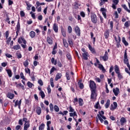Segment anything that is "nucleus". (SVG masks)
I'll return each instance as SVG.
<instances>
[{
  "label": "nucleus",
  "instance_id": "nucleus-1",
  "mask_svg": "<svg viewBox=\"0 0 130 130\" xmlns=\"http://www.w3.org/2000/svg\"><path fill=\"white\" fill-rule=\"evenodd\" d=\"M103 114H104V112L103 111H101V112H99V114L98 115V117L102 123H103V122H104V120L106 119V117H105Z\"/></svg>",
  "mask_w": 130,
  "mask_h": 130
},
{
  "label": "nucleus",
  "instance_id": "nucleus-2",
  "mask_svg": "<svg viewBox=\"0 0 130 130\" xmlns=\"http://www.w3.org/2000/svg\"><path fill=\"white\" fill-rule=\"evenodd\" d=\"M101 60H104V61H107L108 60V52L106 51L104 56L100 57Z\"/></svg>",
  "mask_w": 130,
  "mask_h": 130
},
{
  "label": "nucleus",
  "instance_id": "nucleus-3",
  "mask_svg": "<svg viewBox=\"0 0 130 130\" xmlns=\"http://www.w3.org/2000/svg\"><path fill=\"white\" fill-rule=\"evenodd\" d=\"M91 20L92 23L94 24L97 23V16H96V14L93 13L91 15Z\"/></svg>",
  "mask_w": 130,
  "mask_h": 130
},
{
  "label": "nucleus",
  "instance_id": "nucleus-4",
  "mask_svg": "<svg viewBox=\"0 0 130 130\" xmlns=\"http://www.w3.org/2000/svg\"><path fill=\"white\" fill-rule=\"evenodd\" d=\"M89 87L91 90H95L96 89V83H95L94 81H90Z\"/></svg>",
  "mask_w": 130,
  "mask_h": 130
},
{
  "label": "nucleus",
  "instance_id": "nucleus-5",
  "mask_svg": "<svg viewBox=\"0 0 130 130\" xmlns=\"http://www.w3.org/2000/svg\"><path fill=\"white\" fill-rule=\"evenodd\" d=\"M112 8L114 10H116V5L119 3V0H112Z\"/></svg>",
  "mask_w": 130,
  "mask_h": 130
},
{
  "label": "nucleus",
  "instance_id": "nucleus-6",
  "mask_svg": "<svg viewBox=\"0 0 130 130\" xmlns=\"http://www.w3.org/2000/svg\"><path fill=\"white\" fill-rule=\"evenodd\" d=\"M96 97H97L96 91H95V90H92L91 97H90L91 99H92V100L95 101V100L96 99Z\"/></svg>",
  "mask_w": 130,
  "mask_h": 130
},
{
  "label": "nucleus",
  "instance_id": "nucleus-7",
  "mask_svg": "<svg viewBox=\"0 0 130 130\" xmlns=\"http://www.w3.org/2000/svg\"><path fill=\"white\" fill-rule=\"evenodd\" d=\"M100 11L102 13L105 19H106V13L107 12V10L104 8H101Z\"/></svg>",
  "mask_w": 130,
  "mask_h": 130
},
{
  "label": "nucleus",
  "instance_id": "nucleus-8",
  "mask_svg": "<svg viewBox=\"0 0 130 130\" xmlns=\"http://www.w3.org/2000/svg\"><path fill=\"white\" fill-rule=\"evenodd\" d=\"M113 92L114 93L115 96H118V94L120 93L119 91V88L116 87L115 88H113Z\"/></svg>",
  "mask_w": 130,
  "mask_h": 130
},
{
  "label": "nucleus",
  "instance_id": "nucleus-9",
  "mask_svg": "<svg viewBox=\"0 0 130 130\" xmlns=\"http://www.w3.org/2000/svg\"><path fill=\"white\" fill-rule=\"evenodd\" d=\"M18 42L20 44H22V43H23V44H26L27 43V42L26 41V40H25V39L22 37L19 38L18 39Z\"/></svg>",
  "mask_w": 130,
  "mask_h": 130
},
{
  "label": "nucleus",
  "instance_id": "nucleus-10",
  "mask_svg": "<svg viewBox=\"0 0 130 130\" xmlns=\"http://www.w3.org/2000/svg\"><path fill=\"white\" fill-rule=\"evenodd\" d=\"M74 30L77 35H78V36H80V35H81V30L80 29V28L79 27V26H75L74 27Z\"/></svg>",
  "mask_w": 130,
  "mask_h": 130
},
{
  "label": "nucleus",
  "instance_id": "nucleus-11",
  "mask_svg": "<svg viewBox=\"0 0 130 130\" xmlns=\"http://www.w3.org/2000/svg\"><path fill=\"white\" fill-rule=\"evenodd\" d=\"M117 108V103L114 102L113 105H111L110 110H115Z\"/></svg>",
  "mask_w": 130,
  "mask_h": 130
},
{
  "label": "nucleus",
  "instance_id": "nucleus-12",
  "mask_svg": "<svg viewBox=\"0 0 130 130\" xmlns=\"http://www.w3.org/2000/svg\"><path fill=\"white\" fill-rule=\"evenodd\" d=\"M120 122L121 124V125L123 126L124 125L125 123H126V119L125 118L122 117L120 119Z\"/></svg>",
  "mask_w": 130,
  "mask_h": 130
},
{
  "label": "nucleus",
  "instance_id": "nucleus-13",
  "mask_svg": "<svg viewBox=\"0 0 130 130\" xmlns=\"http://www.w3.org/2000/svg\"><path fill=\"white\" fill-rule=\"evenodd\" d=\"M88 48L89 50L91 51V53H93V54H95L96 53V51H95V49L91 46V45H88Z\"/></svg>",
  "mask_w": 130,
  "mask_h": 130
},
{
  "label": "nucleus",
  "instance_id": "nucleus-14",
  "mask_svg": "<svg viewBox=\"0 0 130 130\" xmlns=\"http://www.w3.org/2000/svg\"><path fill=\"white\" fill-rule=\"evenodd\" d=\"M88 56H89V53L88 52H85L82 53V57L83 59L87 60L88 59Z\"/></svg>",
  "mask_w": 130,
  "mask_h": 130
},
{
  "label": "nucleus",
  "instance_id": "nucleus-15",
  "mask_svg": "<svg viewBox=\"0 0 130 130\" xmlns=\"http://www.w3.org/2000/svg\"><path fill=\"white\" fill-rule=\"evenodd\" d=\"M114 70L116 73V74H118L119 73H120V70H119V67H118V66L115 65L114 66Z\"/></svg>",
  "mask_w": 130,
  "mask_h": 130
},
{
  "label": "nucleus",
  "instance_id": "nucleus-16",
  "mask_svg": "<svg viewBox=\"0 0 130 130\" xmlns=\"http://www.w3.org/2000/svg\"><path fill=\"white\" fill-rule=\"evenodd\" d=\"M6 71L9 78H11L12 76H13V74L12 73V70H11V69H6Z\"/></svg>",
  "mask_w": 130,
  "mask_h": 130
},
{
  "label": "nucleus",
  "instance_id": "nucleus-17",
  "mask_svg": "<svg viewBox=\"0 0 130 130\" xmlns=\"http://www.w3.org/2000/svg\"><path fill=\"white\" fill-rule=\"evenodd\" d=\"M60 29L62 36H63V37H66V36H67V34H66V29H64L62 26L61 27Z\"/></svg>",
  "mask_w": 130,
  "mask_h": 130
},
{
  "label": "nucleus",
  "instance_id": "nucleus-18",
  "mask_svg": "<svg viewBox=\"0 0 130 130\" xmlns=\"http://www.w3.org/2000/svg\"><path fill=\"white\" fill-rule=\"evenodd\" d=\"M61 77H62V75L61 73H57L55 79V81H58Z\"/></svg>",
  "mask_w": 130,
  "mask_h": 130
},
{
  "label": "nucleus",
  "instance_id": "nucleus-19",
  "mask_svg": "<svg viewBox=\"0 0 130 130\" xmlns=\"http://www.w3.org/2000/svg\"><path fill=\"white\" fill-rule=\"evenodd\" d=\"M36 112L38 115H40V114H41V108H40V107H37Z\"/></svg>",
  "mask_w": 130,
  "mask_h": 130
},
{
  "label": "nucleus",
  "instance_id": "nucleus-20",
  "mask_svg": "<svg viewBox=\"0 0 130 130\" xmlns=\"http://www.w3.org/2000/svg\"><path fill=\"white\" fill-rule=\"evenodd\" d=\"M30 127V122H26L24 124V130H28V128Z\"/></svg>",
  "mask_w": 130,
  "mask_h": 130
},
{
  "label": "nucleus",
  "instance_id": "nucleus-21",
  "mask_svg": "<svg viewBox=\"0 0 130 130\" xmlns=\"http://www.w3.org/2000/svg\"><path fill=\"white\" fill-rule=\"evenodd\" d=\"M7 96L8 98H10V99H13V98L15 97V94H14V93H11L9 92Z\"/></svg>",
  "mask_w": 130,
  "mask_h": 130
},
{
  "label": "nucleus",
  "instance_id": "nucleus-22",
  "mask_svg": "<svg viewBox=\"0 0 130 130\" xmlns=\"http://www.w3.org/2000/svg\"><path fill=\"white\" fill-rule=\"evenodd\" d=\"M70 116L73 118L74 117H78V115H77V112H74L73 113H70Z\"/></svg>",
  "mask_w": 130,
  "mask_h": 130
},
{
  "label": "nucleus",
  "instance_id": "nucleus-23",
  "mask_svg": "<svg viewBox=\"0 0 130 130\" xmlns=\"http://www.w3.org/2000/svg\"><path fill=\"white\" fill-rule=\"evenodd\" d=\"M99 69H100V70H101L102 71V72H105V69L104 68V67H103V65L101 64H99V66H98Z\"/></svg>",
  "mask_w": 130,
  "mask_h": 130
},
{
  "label": "nucleus",
  "instance_id": "nucleus-24",
  "mask_svg": "<svg viewBox=\"0 0 130 130\" xmlns=\"http://www.w3.org/2000/svg\"><path fill=\"white\" fill-rule=\"evenodd\" d=\"M53 30L55 32H57L58 31V26L56 24L54 23L53 25Z\"/></svg>",
  "mask_w": 130,
  "mask_h": 130
},
{
  "label": "nucleus",
  "instance_id": "nucleus-25",
  "mask_svg": "<svg viewBox=\"0 0 130 130\" xmlns=\"http://www.w3.org/2000/svg\"><path fill=\"white\" fill-rule=\"evenodd\" d=\"M21 103H22V100H20L19 101H16L15 102V106H21Z\"/></svg>",
  "mask_w": 130,
  "mask_h": 130
},
{
  "label": "nucleus",
  "instance_id": "nucleus-26",
  "mask_svg": "<svg viewBox=\"0 0 130 130\" xmlns=\"http://www.w3.org/2000/svg\"><path fill=\"white\" fill-rule=\"evenodd\" d=\"M45 5V3H39V2H36V8H38V7H40V6H44Z\"/></svg>",
  "mask_w": 130,
  "mask_h": 130
},
{
  "label": "nucleus",
  "instance_id": "nucleus-27",
  "mask_svg": "<svg viewBox=\"0 0 130 130\" xmlns=\"http://www.w3.org/2000/svg\"><path fill=\"white\" fill-rule=\"evenodd\" d=\"M35 35H36V34L35 33V32L34 31H31L29 32V36L31 38H34V37H35Z\"/></svg>",
  "mask_w": 130,
  "mask_h": 130
},
{
  "label": "nucleus",
  "instance_id": "nucleus-28",
  "mask_svg": "<svg viewBox=\"0 0 130 130\" xmlns=\"http://www.w3.org/2000/svg\"><path fill=\"white\" fill-rule=\"evenodd\" d=\"M16 55L17 58H18V59H20V58H22V54H21V52L17 51V52L16 54Z\"/></svg>",
  "mask_w": 130,
  "mask_h": 130
},
{
  "label": "nucleus",
  "instance_id": "nucleus-29",
  "mask_svg": "<svg viewBox=\"0 0 130 130\" xmlns=\"http://www.w3.org/2000/svg\"><path fill=\"white\" fill-rule=\"evenodd\" d=\"M104 36L106 38V39H107L109 37V30H106L105 32Z\"/></svg>",
  "mask_w": 130,
  "mask_h": 130
},
{
  "label": "nucleus",
  "instance_id": "nucleus-30",
  "mask_svg": "<svg viewBox=\"0 0 130 130\" xmlns=\"http://www.w3.org/2000/svg\"><path fill=\"white\" fill-rule=\"evenodd\" d=\"M68 43H69V45L70 46H71V47H73V46H74V43H73V40L68 39Z\"/></svg>",
  "mask_w": 130,
  "mask_h": 130
},
{
  "label": "nucleus",
  "instance_id": "nucleus-31",
  "mask_svg": "<svg viewBox=\"0 0 130 130\" xmlns=\"http://www.w3.org/2000/svg\"><path fill=\"white\" fill-rule=\"evenodd\" d=\"M122 41L125 46H127L128 45V43L126 42V41L125 40V38L124 37L122 38Z\"/></svg>",
  "mask_w": 130,
  "mask_h": 130
},
{
  "label": "nucleus",
  "instance_id": "nucleus-32",
  "mask_svg": "<svg viewBox=\"0 0 130 130\" xmlns=\"http://www.w3.org/2000/svg\"><path fill=\"white\" fill-rule=\"evenodd\" d=\"M78 103L80 106H83V104H84V101L82 99H79Z\"/></svg>",
  "mask_w": 130,
  "mask_h": 130
},
{
  "label": "nucleus",
  "instance_id": "nucleus-33",
  "mask_svg": "<svg viewBox=\"0 0 130 130\" xmlns=\"http://www.w3.org/2000/svg\"><path fill=\"white\" fill-rule=\"evenodd\" d=\"M63 43L65 47H69V44H68L67 40L64 39H63Z\"/></svg>",
  "mask_w": 130,
  "mask_h": 130
},
{
  "label": "nucleus",
  "instance_id": "nucleus-34",
  "mask_svg": "<svg viewBox=\"0 0 130 130\" xmlns=\"http://www.w3.org/2000/svg\"><path fill=\"white\" fill-rule=\"evenodd\" d=\"M110 105V100H107V103L105 105V108H108V107H109Z\"/></svg>",
  "mask_w": 130,
  "mask_h": 130
},
{
  "label": "nucleus",
  "instance_id": "nucleus-35",
  "mask_svg": "<svg viewBox=\"0 0 130 130\" xmlns=\"http://www.w3.org/2000/svg\"><path fill=\"white\" fill-rule=\"evenodd\" d=\"M50 124H51V121H48L47 122V130H50Z\"/></svg>",
  "mask_w": 130,
  "mask_h": 130
},
{
  "label": "nucleus",
  "instance_id": "nucleus-36",
  "mask_svg": "<svg viewBox=\"0 0 130 130\" xmlns=\"http://www.w3.org/2000/svg\"><path fill=\"white\" fill-rule=\"evenodd\" d=\"M78 85L80 89H84V84H83V83H82V81H79Z\"/></svg>",
  "mask_w": 130,
  "mask_h": 130
},
{
  "label": "nucleus",
  "instance_id": "nucleus-37",
  "mask_svg": "<svg viewBox=\"0 0 130 130\" xmlns=\"http://www.w3.org/2000/svg\"><path fill=\"white\" fill-rule=\"evenodd\" d=\"M13 48L15 50H19V49H20L21 48V47L20 46V45H17L13 46Z\"/></svg>",
  "mask_w": 130,
  "mask_h": 130
},
{
  "label": "nucleus",
  "instance_id": "nucleus-38",
  "mask_svg": "<svg viewBox=\"0 0 130 130\" xmlns=\"http://www.w3.org/2000/svg\"><path fill=\"white\" fill-rule=\"evenodd\" d=\"M117 74L119 80H121V79H123V76H122V74L120 73V72H119V73H117Z\"/></svg>",
  "mask_w": 130,
  "mask_h": 130
},
{
  "label": "nucleus",
  "instance_id": "nucleus-39",
  "mask_svg": "<svg viewBox=\"0 0 130 130\" xmlns=\"http://www.w3.org/2000/svg\"><path fill=\"white\" fill-rule=\"evenodd\" d=\"M114 38H115V41L117 42V44H118L119 43V42H120L121 41L120 37L118 36V39L117 38H116V37H115Z\"/></svg>",
  "mask_w": 130,
  "mask_h": 130
},
{
  "label": "nucleus",
  "instance_id": "nucleus-40",
  "mask_svg": "<svg viewBox=\"0 0 130 130\" xmlns=\"http://www.w3.org/2000/svg\"><path fill=\"white\" fill-rule=\"evenodd\" d=\"M40 95L41 98H42V99H44V98L45 97V94L44 93V92H43V91H41L40 92Z\"/></svg>",
  "mask_w": 130,
  "mask_h": 130
},
{
  "label": "nucleus",
  "instance_id": "nucleus-41",
  "mask_svg": "<svg viewBox=\"0 0 130 130\" xmlns=\"http://www.w3.org/2000/svg\"><path fill=\"white\" fill-rule=\"evenodd\" d=\"M27 86L28 88H30L31 89L32 87H34V84H33L32 83L30 82L29 81H28L27 82Z\"/></svg>",
  "mask_w": 130,
  "mask_h": 130
},
{
  "label": "nucleus",
  "instance_id": "nucleus-42",
  "mask_svg": "<svg viewBox=\"0 0 130 130\" xmlns=\"http://www.w3.org/2000/svg\"><path fill=\"white\" fill-rule=\"evenodd\" d=\"M44 127H45V124H44V123H42L39 128V130H43L44 129Z\"/></svg>",
  "mask_w": 130,
  "mask_h": 130
},
{
  "label": "nucleus",
  "instance_id": "nucleus-43",
  "mask_svg": "<svg viewBox=\"0 0 130 130\" xmlns=\"http://www.w3.org/2000/svg\"><path fill=\"white\" fill-rule=\"evenodd\" d=\"M101 3H100V6H103L105 3H107L108 2V0H101Z\"/></svg>",
  "mask_w": 130,
  "mask_h": 130
},
{
  "label": "nucleus",
  "instance_id": "nucleus-44",
  "mask_svg": "<svg viewBox=\"0 0 130 130\" xmlns=\"http://www.w3.org/2000/svg\"><path fill=\"white\" fill-rule=\"evenodd\" d=\"M68 33H69V34H71V33H72V32L73 31V28H72V26L69 25L68 27Z\"/></svg>",
  "mask_w": 130,
  "mask_h": 130
},
{
  "label": "nucleus",
  "instance_id": "nucleus-45",
  "mask_svg": "<svg viewBox=\"0 0 130 130\" xmlns=\"http://www.w3.org/2000/svg\"><path fill=\"white\" fill-rule=\"evenodd\" d=\"M47 42L49 43V44H52V39H50V38L48 37L47 38Z\"/></svg>",
  "mask_w": 130,
  "mask_h": 130
},
{
  "label": "nucleus",
  "instance_id": "nucleus-46",
  "mask_svg": "<svg viewBox=\"0 0 130 130\" xmlns=\"http://www.w3.org/2000/svg\"><path fill=\"white\" fill-rule=\"evenodd\" d=\"M54 109L56 112H58V111H59V108L57 105L54 106Z\"/></svg>",
  "mask_w": 130,
  "mask_h": 130
},
{
  "label": "nucleus",
  "instance_id": "nucleus-47",
  "mask_svg": "<svg viewBox=\"0 0 130 130\" xmlns=\"http://www.w3.org/2000/svg\"><path fill=\"white\" fill-rule=\"evenodd\" d=\"M94 108H96V109H98V108H101L100 107V105L99 104V102H98L96 104L94 105Z\"/></svg>",
  "mask_w": 130,
  "mask_h": 130
},
{
  "label": "nucleus",
  "instance_id": "nucleus-48",
  "mask_svg": "<svg viewBox=\"0 0 130 130\" xmlns=\"http://www.w3.org/2000/svg\"><path fill=\"white\" fill-rule=\"evenodd\" d=\"M129 25H130L129 21H126L124 23V26L125 27H126V28H127V27H129Z\"/></svg>",
  "mask_w": 130,
  "mask_h": 130
},
{
  "label": "nucleus",
  "instance_id": "nucleus-49",
  "mask_svg": "<svg viewBox=\"0 0 130 130\" xmlns=\"http://www.w3.org/2000/svg\"><path fill=\"white\" fill-rule=\"evenodd\" d=\"M11 40H12V38H11V37H10L9 38H6V43L7 44H10V42H11Z\"/></svg>",
  "mask_w": 130,
  "mask_h": 130
},
{
  "label": "nucleus",
  "instance_id": "nucleus-50",
  "mask_svg": "<svg viewBox=\"0 0 130 130\" xmlns=\"http://www.w3.org/2000/svg\"><path fill=\"white\" fill-rule=\"evenodd\" d=\"M20 77L21 79H22V80H26V78H25V76H24V74H23V72H21L20 73Z\"/></svg>",
  "mask_w": 130,
  "mask_h": 130
},
{
  "label": "nucleus",
  "instance_id": "nucleus-51",
  "mask_svg": "<svg viewBox=\"0 0 130 130\" xmlns=\"http://www.w3.org/2000/svg\"><path fill=\"white\" fill-rule=\"evenodd\" d=\"M29 64V62L27 61V60H26L24 62H23V65L25 68H27Z\"/></svg>",
  "mask_w": 130,
  "mask_h": 130
},
{
  "label": "nucleus",
  "instance_id": "nucleus-52",
  "mask_svg": "<svg viewBox=\"0 0 130 130\" xmlns=\"http://www.w3.org/2000/svg\"><path fill=\"white\" fill-rule=\"evenodd\" d=\"M20 22H18L17 24L16 25V29L18 31H20Z\"/></svg>",
  "mask_w": 130,
  "mask_h": 130
},
{
  "label": "nucleus",
  "instance_id": "nucleus-53",
  "mask_svg": "<svg viewBox=\"0 0 130 130\" xmlns=\"http://www.w3.org/2000/svg\"><path fill=\"white\" fill-rule=\"evenodd\" d=\"M25 73H26V74H28L29 75H30V74H31V72L30 71V69H29V68H25Z\"/></svg>",
  "mask_w": 130,
  "mask_h": 130
},
{
  "label": "nucleus",
  "instance_id": "nucleus-54",
  "mask_svg": "<svg viewBox=\"0 0 130 130\" xmlns=\"http://www.w3.org/2000/svg\"><path fill=\"white\" fill-rule=\"evenodd\" d=\"M73 103L75 105H77V104H78V98H74L73 100Z\"/></svg>",
  "mask_w": 130,
  "mask_h": 130
},
{
  "label": "nucleus",
  "instance_id": "nucleus-55",
  "mask_svg": "<svg viewBox=\"0 0 130 130\" xmlns=\"http://www.w3.org/2000/svg\"><path fill=\"white\" fill-rule=\"evenodd\" d=\"M30 15H31V17L33 19H36V17L35 16V13H33V12H30Z\"/></svg>",
  "mask_w": 130,
  "mask_h": 130
},
{
  "label": "nucleus",
  "instance_id": "nucleus-56",
  "mask_svg": "<svg viewBox=\"0 0 130 130\" xmlns=\"http://www.w3.org/2000/svg\"><path fill=\"white\" fill-rule=\"evenodd\" d=\"M26 6H27V10H28V11H30V9L31 8V7H32V6L31 5V4H30V3H26Z\"/></svg>",
  "mask_w": 130,
  "mask_h": 130
},
{
  "label": "nucleus",
  "instance_id": "nucleus-57",
  "mask_svg": "<svg viewBox=\"0 0 130 130\" xmlns=\"http://www.w3.org/2000/svg\"><path fill=\"white\" fill-rule=\"evenodd\" d=\"M66 78L68 81L71 80V76H70V74H69L68 72L66 73Z\"/></svg>",
  "mask_w": 130,
  "mask_h": 130
},
{
  "label": "nucleus",
  "instance_id": "nucleus-58",
  "mask_svg": "<svg viewBox=\"0 0 130 130\" xmlns=\"http://www.w3.org/2000/svg\"><path fill=\"white\" fill-rule=\"evenodd\" d=\"M54 71H56V69L55 68H54V67H53L51 69V70L50 71V74H52V73H53V72H54Z\"/></svg>",
  "mask_w": 130,
  "mask_h": 130
},
{
  "label": "nucleus",
  "instance_id": "nucleus-59",
  "mask_svg": "<svg viewBox=\"0 0 130 130\" xmlns=\"http://www.w3.org/2000/svg\"><path fill=\"white\" fill-rule=\"evenodd\" d=\"M69 112H75V109L71 106L69 107Z\"/></svg>",
  "mask_w": 130,
  "mask_h": 130
},
{
  "label": "nucleus",
  "instance_id": "nucleus-60",
  "mask_svg": "<svg viewBox=\"0 0 130 130\" xmlns=\"http://www.w3.org/2000/svg\"><path fill=\"white\" fill-rule=\"evenodd\" d=\"M49 107L50 111H53V105L52 104H50Z\"/></svg>",
  "mask_w": 130,
  "mask_h": 130
},
{
  "label": "nucleus",
  "instance_id": "nucleus-61",
  "mask_svg": "<svg viewBox=\"0 0 130 130\" xmlns=\"http://www.w3.org/2000/svg\"><path fill=\"white\" fill-rule=\"evenodd\" d=\"M122 8L125 10L127 12H128V8H127V7H126V5H122Z\"/></svg>",
  "mask_w": 130,
  "mask_h": 130
},
{
  "label": "nucleus",
  "instance_id": "nucleus-62",
  "mask_svg": "<svg viewBox=\"0 0 130 130\" xmlns=\"http://www.w3.org/2000/svg\"><path fill=\"white\" fill-rule=\"evenodd\" d=\"M38 84L40 85V86H43V81L41 79L38 80Z\"/></svg>",
  "mask_w": 130,
  "mask_h": 130
},
{
  "label": "nucleus",
  "instance_id": "nucleus-63",
  "mask_svg": "<svg viewBox=\"0 0 130 130\" xmlns=\"http://www.w3.org/2000/svg\"><path fill=\"white\" fill-rule=\"evenodd\" d=\"M106 92L108 94L109 93V89H108L107 83L106 84Z\"/></svg>",
  "mask_w": 130,
  "mask_h": 130
},
{
  "label": "nucleus",
  "instance_id": "nucleus-64",
  "mask_svg": "<svg viewBox=\"0 0 130 130\" xmlns=\"http://www.w3.org/2000/svg\"><path fill=\"white\" fill-rule=\"evenodd\" d=\"M80 16H81L82 18H85L86 14L84 12H80Z\"/></svg>",
  "mask_w": 130,
  "mask_h": 130
}]
</instances>
